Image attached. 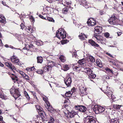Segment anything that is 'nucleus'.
<instances>
[{
    "instance_id": "nucleus-1",
    "label": "nucleus",
    "mask_w": 123,
    "mask_h": 123,
    "mask_svg": "<svg viewBox=\"0 0 123 123\" xmlns=\"http://www.w3.org/2000/svg\"><path fill=\"white\" fill-rule=\"evenodd\" d=\"M78 63L77 64H74L73 67V68L74 71H78L80 70H81L82 72H84V69H85L83 67H82V65L84 66L85 65L86 63L85 60L84 59L80 60L78 61Z\"/></svg>"
},
{
    "instance_id": "nucleus-2",
    "label": "nucleus",
    "mask_w": 123,
    "mask_h": 123,
    "mask_svg": "<svg viewBox=\"0 0 123 123\" xmlns=\"http://www.w3.org/2000/svg\"><path fill=\"white\" fill-rule=\"evenodd\" d=\"M56 35V37L60 39L61 38L64 39L66 37V32L64 29L62 28L60 29L57 31Z\"/></svg>"
},
{
    "instance_id": "nucleus-3",
    "label": "nucleus",
    "mask_w": 123,
    "mask_h": 123,
    "mask_svg": "<svg viewBox=\"0 0 123 123\" xmlns=\"http://www.w3.org/2000/svg\"><path fill=\"white\" fill-rule=\"evenodd\" d=\"M10 92L11 94L13 96L15 99L19 97L20 94L19 92L15 86H13L10 89Z\"/></svg>"
},
{
    "instance_id": "nucleus-4",
    "label": "nucleus",
    "mask_w": 123,
    "mask_h": 123,
    "mask_svg": "<svg viewBox=\"0 0 123 123\" xmlns=\"http://www.w3.org/2000/svg\"><path fill=\"white\" fill-rule=\"evenodd\" d=\"M84 72L86 73L89 79H94L96 76V75L92 73V71L90 68H86L83 71Z\"/></svg>"
},
{
    "instance_id": "nucleus-5",
    "label": "nucleus",
    "mask_w": 123,
    "mask_h": 123,
    "mask_svg": "<svg viewBox=\"0 0 123 123\" xmlns=\"http://www.w3.org/2000/svg\"><path fill=\"white\" fill-rule=\"evenodd\" d=\"M84 120V123H95L94 117L91 116H87Z\"/></svg>"
},
{
    "instance_id": "nucleus-6",
    "label": "nucleus",
    "mask_w": 123,
    "mask_h": 123,
    "mask_svg": "<svg viewBox=\"0 0 123 123\" xmlns=\"http://www.w3.org/2000/svg\"><path fill=\"white\" fill-rule=\"evenodd\" d=\"M117 18L116 17V14L115 13L111 16L110 18L108 20V22L111 24L116 25L117 23Z\"/></svg>"
},
{
    "instance_id": "nucleus-7",
    "label": "nucleus",
    "mask_w": 123,
    "mask_h": 123,
    "mask_svg": "<svg viewBox=\"0 0 123 123\" xmlns=\"http://www.w3.org/2000/svg\"><path fill=\"white\" fill-rule=\"evenodd\" d=\"M75 109L77 110H78L80 112H84L86 111V109L85 106L81 105H77L75 106Z\"/></svg>"
},
{
    "instance_id": "nucleus-8",
    "label": "nucleus",
    "mask_w": 123,
    "mask_h": 123,
    "mask_svg": "<svg viewBox=\"0 0 123 123\" xmlns=\"http://www.w3.org/2000/svg\"><path fill=\"white\" fill-rule=\"evenodd\" d=\"M79 4L80 5H82L86 8H89L90 6L89 4L87 3L86 1L85 0H80Z\"/></svg>"
},
{
    "instance_id": "nucleus-9",
    "label": "nucleus",
    "mask_w": 123,
    "mask_h": 123,
    "mask_svg": "<svg viewBox=\"0 0 123 123\" xmlns=\"http://www.w3.org/2000/svg\"><path fill=\"white\" fill-rule=\"evenodd\" d=\"M11 60L12 62L16 63V64H18L20 66L22 64L19 62V59L17 58L15 56H13L12 57Z\"/></svg>"
},
{
    "instance_id": "nucleus-10",
    "label": "nucleus",
    "mask_w": 123,
    "mask_h": 123,
    "mask_svg": "<svg viewBox=\"0 0 123 123\" xmlns=\"http://www.w3.org/2000/svg\"><path fill=\"white\" fill-rule=\"evenodd\" d=\"M87 23L89 26H92L96 24V22L93 18H91L88 19Z\"/></svg>"
},
{
    "instance_id": "nucleus-11",
    "label": "nucleus",
    "mask_w": 123,
    "mask_h": 123,
    "mask_svg": "<svg viewBox=\"0 0 123 123\" xmlns=\"http://www.w3.org/2000/svg\"><path fill=\"white\" fill-rule=\"evenodd\" d=\"M80 90L81 93V96H83L84 95H86L87 94V92L86 91V88L84 87L83 86H81L80 88Z\"/></svg>"
},
{
    "instance_id": "nucleus-12",
    "label": "nucleus",
    "mask_w": 123,
    "mask_h": 123,
    "mask_svg": "<svg viewBox=\"0 0 123 123\" xmlns=\"http://www.w3.org/2000/svg\"><path fill=\"white\" fill-rule=\"evenodd\" d=\"M5 64L7 67L12 69L14 73H15V71L13 70H15L16 68L11 63L5 62Z\"/></svg>"
},
{
    "instance_id": "nucleus-13",
    "label": "nucleus",
    "mask_w": 123,
    "mask_h": 123,
    "mask_svg": "<svg viewBox=\"0 0 123 123\" xmlns=\"http://www.w3.org/2000/svg\"><path fill=\"white\" fill-rule=\"evenodd\" d=\"M64 81L67 87H69L71 86V84L72 82L71 78L69 77L66 78L64 80Z\"/></svg>"
},
{
    "instance_id": "nucleus-14",
    "label": "nucleus",
    "mask_w": 123,
    "mask_h": 123,
    "mask_svg": "<svg viewBox=\"0 0 123 123\" xmlns=\"http://www.w3.org/2000/svg\"><path fill=\"white\" fill-rule=\"evenodd\" d=\"M95 33L98 34L101 33L102 31V28L99 26H97L95 27Z\"/></svg>"
},
{
    "instance_id": "nucleus-15",
    "label": "nucleus",
    "mask_w": 123,
    "mask_h": 123,
    "mask_svg": "<svg viewBox=\"0 0 123 123\" xmlns=\"http://www.w3.org/2000/svg\"><path fill=\"white\" fill-rule=\"evenodd\" d=\"M106 73L110 75V77H111L114 74L112 71L108 68H106L105 69Z\"/></svg>"
},
{
    "instance_id": "nucleus-16",
    "label": "nucleus",
    "mask_w": 123,
    "mask_h": 123,
    "mask_svg": "<svg viewBox=\"0 0 123 123\" xmlns=\"http://www.w3.org/2000/svg\"><path fill=\"white\" fill-rule=\"evenodd\" d=\"M88 43H90L92 46L94 47H99V45L97 44L96 43L95 41L92 40H89L88 41Z\"/></svg>"
},
{
    "instance_id": "nucleus-17",
    "label": "nucleus",
    "mask_w": 123,
    "mask_h": 123,
    "mask_svg": "<svg viewBox=\"0 0 123 123\" xmlns=\"http://www.w3.org/2000/svg\"><path fill=\"white\" fill-rule=\"evenodd\" d=\"M46 105L47 106H46V107L49 111L51 112L54 111V108L50 105L49 103L47 102Z\"/></svg>"
},
{
    "instance_id": "nucleus-18",
    "label": "nucleus",
    "mask_w": 123,
    "mask_h": 123,
    "mask_svg": "<svg viewBox=\"0 0 123 123\" xmlns=\"http://www.w3.org/2000/svg\"><path fill=\"white\" fill-rule=\"evenodd\" d=\"M99 106H100L98 105H95L93 108V110L96 114L99 113Z\"/></svg>"
},
{
    "instance_id": "nucleus-19",
    "label": "nucleus",
    "mask_w": 123,
    "mask_h": 123,
    "mask_svg": "<svg viewBox=\"0 0 123 123\" xmlns=\"http://www.w3.org/2000/svg\"><path fill=\"white\" fill-rule=\"evenodd\" d=\"M0 22L3 23H5L6 22V19L3 15H0Z\"/></svg>"
},
{
    "instance_id": "nucleus-20",
    "label": "nucleus",
    "mask_w": 123,
    "mask_h": 123,
    "mask_svg": "<svg viewBox=\"0 0 123 123\" xmlns=\"http://www.w3.org/2000/svg\"><path fill=\"white\" fill-rule=\"evenodd\" d=\"M97 40L98 41L100 42L103 44H105L106 43V41L105 39L103 37L99 38H97Z\"/></svg>"
},
{
    "instance_id": "nucleus-21",
    "label": "nucleus",
    "mask_w": 123,
    "mask_h": 123,
    "mask_svg": "<svg viewBox=\"0 0 123 123\" xmlns=\"http://www.w3.org/2000/svg\"><path fill=\"white\" fill-rule=\"evenodd\" d=\"M96 63L100 67L102 68L103 66L102 63L99 59H98L96 60Z\"/></svg>"
},
{
    "instance_id": "nucleus-22",
    "label": "nucleus",
    "mask_w": 123,
    "mask_h": 123,
    "mask_svg": "<svg viewBox=\"0 0 123 123\" xmlns=\"http://www.w3.org/2000/svg\"><path fill=\"white\" fill-rule=\"evenodd\" d=\"M33 46V45L32 44L29 45L28 44L27 45L25 46L23 48V49H26L27 50H31V48H32V47Z\"/></svg>"
},
{
    "instance_id": "nucleus-23",
    "label": "nucleus",
    "mask_w": 123,
    "mask_h": 123,
    "mask_svg": "<svg viewBox=\"0 0 123 123\" xmlns=\"http://www.w3.org/2000/svg\"><path fill=\"white\" fill-rule=\"evenodd\" d=\"M47 65L49 67V68H50L51 69V68L55 65V63L49 62H48Z\"/></svg>"
},
{
    "instance_id": "nucleus-24",
    "label": "nucleus",
    "mask_w": 123,
    "mask_h": 123,
    "mask_svg": "<svg viewBox=\"0 0 123 123\" xmlns=\"http://www.w3.org/2000/svg\"><path fill=\"white\" fill-rule=\"evenodd\" d=\"M104 92L106 94L107 96L110 98V96H111L112 94V92L111 91H108L107 90H106Z\"/></svg>"
},
{
    "instance_id": "nucleus-25",
    "label": "nucleus",
    "mask_w": 123,
    "mask_h": 123,
    "mask_svg": "<svg viewBox=\"0 0 123 123\" xmlns=\"http://www.w3.org/2000/svg\"><path fill=\"white\" fill-rule=\"evenodd\" d=\"M79 38L82 40H84L85 39V37L86 38H87V36L86 35L84 34H82L81 33V35L79 36Z\"/></svg>"
},
{
    "instance_id": "nucleus-26",
    "label": "nucleus",
    "mask_w": 123,
    "mask_h": 123,
    "mask_svg": "<svg viewBox=\"0 0 123 123\" xmlns=\"http://www.w3.org/2000/svg\"><path fill=\"white\" fill-rule=\"evenodd\" d=\"M11 77L14 82L18 80L17 77L14 74H12L11 76Z\"/></svg>"
},
{
    "instance_id": "nucleus-27",
    "label": "nucleus",
    "mask_w": 123,
    "mask_h": 123,
    "mask_svg": "<svg viewBox=\"0 0 123 123\" xmlns=\"http://www.w3.org/2000/svg\"><path fill=\"white\" fill-rule=\"evenodd\" d=\"M37 63H41L43 61V58L41 56L37 57Z\"/></svg>"
},
{
    "instance_id": "nucleus-28",
    "label": "nucleus",
    "mask_w": 123,
    "mask_h": 123,
    "mask_svg": "<svg viewBox=\"0 0 123 123\" xmlns=\"http://www.w3.org/2000/svg\"><path fill=\"white\" fill-rule=\"evenodd\" d=\"M43 71L44 72H46L51 70L50 68H49V67L47 65H45L43 67Z\"/></svg>"
},
{
    "instance_id": "nucleus-29",
    "label": "nucleus",
    "mask_w": 123,
    "mask_h": 123,
    "mask_svg": "<svg viewBox=\"0 0 123 123\" xmlns=\"http://www.w3.org/2000/svg\"><path fill=\"white\" fill-rule=\"evenodd\" d=\"M110 123H119V122L117 118H114L111 120Z\"/></svg>"
},
{
    "instance_id": "nucleus-30",
    "label": "nucleus",
    "mask_w": 123,
    "mask_h": 123,
    "mask_svg": "<svg viewBox=\"0 0 123 123\" xmlns=\"http://www.w3.org/2000/svg\"><path fill=\"white\" fill-rule=\"evenodd\" d=\"M88 57V61H90L92 62H95V59L92 56L89 55Z\"/></svg>"
},
{
    "instance_id": "nucleus-31",
    "label": "nucleus",
    "mask_w": 123,
    "mask_h": 123,
    "mask_svg": "<svg viewBox=\"0 0 123 123\" xmlns=\"http://www.w3.org/2000/svg\"><path fill=\"white\" fill-rule=\"evenodd\" d=\"M69 113L68 114L69 116L71 117H72L75 115L76 114V112H75L74 111H72L71 112H69Z\"/></svg>"
},
{
    "instance_id": "nucleus-32",
    "label": "nucleus",
    "mask_w": 123,
    "mask_h": 123,
    "mask_svg": "<svg viewBox=\"0 0 123 123\" xmlns=\"http://www.w3.org/2000/svg\"><path fill=\"white\" fill-rule=\"evenodd\" d=\"M59 59L62 62H64L66 60V58L63 55H61L59 57Z\"/></svg>"
},
{
    "instance_id": "nucleus-33",
    "label": "nucleus",
    "mask_w": 123,
    "mask_h": 123,
    "mask_svg": "<svg viewBox=\"0 0 123 123\" xmlns=\"http://www.w3.org/2000/svg\"><path fill=\"white\" fill-rule=\"evenodd\" d=\"M105 109L104 108L100 106H99V113H102L105 111Z\"/></svg>"
},
{
    "instance_id": "nucleus-34",
    "label": "nucleus",
    "mask_w": 123,
    "mask_h": 123,
    "mask_svg": "<svg viewBox=\"0 0 123 123\" xmlns=\"http://www.w3.org/2000/svg\"><path fill=\"white\" fill-rule=\"evenodd\" d=\"M121 105H114L113 106L114 108L115 109L119 110L120 109V107L122 106Z\"/></svg>"
},
{
    "instance_id": "nucleus-35",
    "label": "nucleus",
    "mask_w": 123,
    "mask_h": 123,
    "mask_svg": "<svg viewBox=\"0 0 123 123\" xmlns=\"http://www.w3.org/2000/svg\"><path fill=\"white\" fill-rule=\"evenodd\" d=\"M68 11V8H64L62 10V13L64 14H67V13Z\"/></svg>"
},
{
    "instance_id": "nucleus-36",
    "label": "nucleus",
    "mask_w": 123,
    "mask_h": 123,
    "mask_svg": "<svg viewBox=\"0 0 123 123\" xmlns=\"http://www.w3.org/2000/svg\"><path fill=\"white\" fill-rule=\"evenodd\" d=\"M29 33H32L33 32V30L32 28L30 26L28 27V29L26 30Z\"/></svg>"
},
{
    "instance_id": "nucleus-37",
    "label": "nucleus",
    "mask_w": 123,
    "mask_h": 123,
    "mask_svg": "<svg viewBox=\"0 0 123 123\" xmlns=\"http://www.w3.org/2000/svg\"><path fill=\"white\" fill-rule=\"evenodd\" d=\"M34 67H28L26 68L25 70L27 71H32L33 70H34Z\"/></svg>"
},
{
    "instance_id": "nucleus-38",
    "label": "nucleus",
    "mask_w": 123,
    "mask_h": 123,
    "mask_svg": "<svg viewBox=\"0 0 123 123\" xmlns=\"http://www.w3.org/2000/svg\"><path fill=\"white\" fill-rule=\"evenodd\" d=\"M37 111L41 112L42 111L43 109L39 105H37L36 106Z\"/></svg>"
},
{
    "instance_id": "nucleus-39",
    "label": "nucleus",
    "mask_w": 123,
    "mask_h": 123,
    "mask_svg": "<svg viewBox=\"0 0 123 123\" xmlns=\"http://www.w3.org/2000/svg\"><path fill=\"white\" fill-rule=\"evenodd\" d=\"M72 94L71 91H69L66 92L65 94V96L67 97H70L71 96Z\"/></svg>"
},
{
    "instance_id": "nucleus-40",
    "label": "nucleus",
    "mask_w": 123,
    "mask_h": 123,
    "mask_svg": "<svg viewBox=\"0 0 123 123\" xmlns=\"http://www.w3.org/2000/svg\"><path fill=\"white\" fill-rule=\"evenodd\" d=\"M70 65H66L63 66V68H64V70L65 71H67L69 69Z\"/></svg>"
},
{
    "instance_id": "nucleus-41",
    "label": "nucleus",
    "mask_w": 123,
    "mask_h": 123,
    "mask_svg": "<svg viewBox=\"0 0 123 123\" xmlns=\"http://www.w3.org/2000/svg\"><path fill=\"white\" fill-rule=\"evenodd\" d=\"M0 98L3 99H4L5 98V96L1 90H0Z\"/></svg>"
},
{
    "instance_id": "nucleus-42",
    "label": "nucleus",
    "mask_w": 123,
    "mask_h": 123,
    "mask_svg": "<svg viewBox=\"0 0 123 123\" xmlns=\"http://www.w3.org/2000/svg\"><path fill=\"white\" fill-rule=\"evenodd\" d=\"M36 44L38 46H41L43 45V42L40 40L36 42Z\"/></svg>"
},
{
    "instance_id": "nucleus-43",
    "label": "nucleus",
    "mask_w": 123,
    "mask_h": 123,
    "mask_svg": "<svg viewBox=\"0 0 123 123\" xmlns=\"http://www.w3.org/2000/svg\"><path fill=\"white\" fill-rule=\"evenodd\" d=\"M46 19H47L49 21H51L53 22H54V20L53 19V18H52L50 17H47V18H46Z\"/></svg>"
},
{
    "instance_id": "nucleus-44",
    "label": "nucleus",
    "mask_w": 123,
    "mask_h": 123,
    "mask_svg": "<svg viewBox=\"0 0 123 123\" xmlns=\"http://www.w3.org/2000/svg\"><path fill=\"white\" fill-rule=\"evenodd\" d=\"M24 94L27 98L28 99H29L30 97L27 92L25 91H24Z\"/></svg>"
},
{
    "instance_id": "nucleus-45",
    "label": "nucleus",
    "mask_w": 123,
    "mask_h": 123,
    "mask_svg": "<svg viewBox=\"0 0 123 123\" xmlns=\"http://www.w3.org/2000/svg\"><path fill=\"white\" fill-rule=\"evenodd\" d=\"M18 71L22 76L23 77L24 76V75H25V74L23 71H20L19 70H18Z\"/></svg>"
},
{
    "instance_id": "nucleus-46",
    "label": "nucleus",
    "mask_w": 123,
    "mask_h": 123,
    "mask_svg": "<svg viewBox=\"0 0 123 123\" xmlns=\"http://www.w3.org/2000/svg\"><path fill=\"white\" fill-rule=\"evenodd\" d=\"M43 72V71L42 70H37L36 72L38 74H42Z\"/></svg>"
},
{
    "instance_id": "nucleus-47",
    "label": "nucleus",
    "mask_w": 123,
    "mask_h": 123,
    "mask_svg": "<svg viewBox=\"0 0 123 123\" xmlns=\"http://www.w3.org/2000/svg\"><path fill=\"white\" fill-rule=\"evenodd\" d=\"M112 116H113L115 118H117L118 116V114L117 113L114 112L112 114Z\"/></svg>"
},
{
    "instance_id": "nucleus-48",
    "label": "nucleus",
    "mask_w": 123,
    "mask_h": 123,
    "mask_svg": "<svg viewBox=\"0 0 123 123\" xmlns=\"http://www.w3.org/2000/svg\"><path fill=\"white\" fill-rule=\"evenodd\" d=\"M110 78V77L106 75L103 76V79L104 80L109 79Z\"/></svg>"
},
{
    "instance_id": "nucleus-49",
    "label": "nucleus",
    "mask_w": 123,
    "mask_h": 123,
    "mask_svg": "<svg viewBox=\"0 0 123 123\" xmlns=\"http://www.w3.org/2000/svg\"><path fill=\"white\" fill-rule=\"evenodd\" d=\"M24 78H25L27 80H29L30 79L28 76L25 74V75H24V76L23 77Z\"/></svg>"
},
{
    "instance_id": "nucleus-50",
    "label": "nucleus",
    "mask_w": 123,
    "mask_h": 123,
    "mask_svg": "<svg viewBox=\"0 0 123 123\" xmlns=\"http://www.w3.org/2000/svg\"><path fill=\"white\" fill-rule=\"evenodd\" d=\"M66 4L67 5V6L69 7L70 8H72L71 6V2H66Z\"/></svg>"
},
{
    "instance_id": "nucleus-51",
    "label": "nucleus",
    "mask_w": 123,
    "mask_h": 123,
    "mask_svg": "<svg viewBox=\"0 0 123 123\" xmlns=\"http://www.w3.org/2000/svg\"><path fill=\"white\" fill-rule=\"evenodd\" d=\"M48 98H43V100L45 101L46 103V105H47V103H49V101L47 100Z\"/></svg>"
},
{
    "instance_id": "nucleus-52",
    "label": "nucleus",
    "mask_w": 123,
    "mask_h": 123,
    "mask_svg": "<svg viewBox=\"0 0 123 123\" xmlns=\"http://www.w3.org/2000/svg\"><path fill=\"white\" fill-rule=\"evenodd\" d=\"M20 26L21 27V28L22 30L25 28V26L24 25V24L23 23H22L20 25Z\"/></svg>"
},
{
    "instance_id": "nucleus-53",
    "label": "nucleus",
    "mask_w": 123,
    "mask_h": 123,
    "mask_svg": "<svg viewBox=\"0 0 123 123\" xmlns=\"http://www.w3.org/2000/svg\"><path fill=\"white\" fill-rule=\"evenodd\" d=\"M99 13L100 15H102L103 14H104L105 13V12H104L103 10H101L99 12Z\"/></svg>"
},
{
    "instance_id": "nucleus-54",
    "label": "nucleus",
    "mask_w": 123,
    "mask_h": 123,
    "mask_svg": "<svg viewBox=\"0 0 123 123\" xmlns=\"http://www.w3.org/2000/svg\"><path fill=\"white\" fill-rule=\"evenodd\" d=\"M50 120L49 121L54 123V121L55 120V119L54 118L52 117H50Z\"/></svg>"
},
{
    "instance_id": "nucleus-55",
    "label": "nucleus",
    "mask_w": 123,
    "mask_h": 123,
    "mask_svg": "<svg viewBox=\"0 0 123 123\" xmlns=\"http://www.w3.org/2000/svg\"><path fill=\"white\" fill-rule=\"evenodd\" d=\"M115 98H116L115 96L114 95L112 94L111 96H110V98H111L112 100H113Z\"/></svg>"
},
{
    "instance_id": "nucleus-56",
    "label": "nucleus",
    "mask_w": 123,
    "mask_h": 123,
    "mask_svg": "<svg viewBox=\"0 0 123 123\" xmlns=\"http://www.w3.org/2000/svg\"><path fill=\"white\" fill-rule=\"evenodd\" d=\"M67 40H64L61 42L62 44V45H63L67 43Z\"/></svg>"
},
{
    "instance_id": "nucleus-57",
    "label": "nucleus",
    "mask_w": 123,
    "mask_h": 123,
    "mask_svg": "<svg viewBox=\"0 0 123 123\" xmlns=\"http://www.w3.org/2000/svg\"><path fill=\"white\" fill-rule=\"evenodd\" d=\"M39 17H40L41 18L44 19L46 20V18L44 17L43 16L41 15H39Z\"/></svg>"
},
{
    "instance_id": "nucleus-58",
    "label": "nucleus",
    "mask_w": 123,
    "mask_h": 123,
    "mask_svg": "<svg viewBox=\"0 0 123 123\" xmlns=\"http://www.w3.org/2000/svg\"><path fill=\"white\" fill-rule=\"evenodd\" d=\"M105 36L107 38L109 36V34L108 32H106L105 34Z\"/></svg>"
},
{
    "instance_id": "nucleus-59",
    "label": "nucleus",
    "mask_w": 123,
    "mask_h": 123,
    "mask_svg": "<svg viewBox=\"0 0 123 123\" xmlns=\"http://www.w3.org/2000/svg\"><path fill=\"white\" fill-rule=\"evenodd\" d=\"M14 36L16 37H19V35L17 34V33H13L12 34Z\"/></svg>"
},
{
    "instance_id": "nucleus-60",
    "label": "nucleus",
    "mask_w": 123,
    "mask_h": 123,
    "mask_svg": "<svg viewBox=\"0 0 123 123\" xmlns=\"http://www.w3.org/2000/svg\"><path fill=\"white\" fill-rule=\"evenodd\" d=\"M73 57H76L77 56V53L76 52H74L73 54Z\"/></svg>"
},
{
    "instance_id": "nucleus-61",
    "label": "nucleus",
    "mask_w": 123,
    "mask_h": 123,
    "mask_svg": "<svg viewBox=\"0 0 123 123\" xmlns=\"http://www.w3.org/2000/svg\"><path fill=\"white\" fill-rule=\"evenodd\" d=\"M75 90V89L74 88H73L71 89V91H71V92L73 94Z\"/></svg>"
},
{
    "instance_id": "nucleus-62",
    "label": "nucleus",
    "mask_w": 123,
    "mask_h": 123,
    "mask_svg": "<svg viewBox=\"0 0 123 123\" xmlns=\"http://www.w3.org/2000/svg\"><path fill=\"white\" fill-rule=\"evenodd\" d=\"M94 37H95L97 39V38L98 39L99 38V37H98V36L97 35H94Z\"/></svg>"
},
{
    "instance_id": "nucleus-63",
    "label": "nucleus",
    "mask_w": 123,
    "mask_h": 123,
    "mask_svg": "<svg viewBox=\"0 0 123 123\" xmlns=\"http://www.w3.org/2000/svg\"><path fill=\"white\" fill-rule=\"evenodd\" d=\"M106 54L107 55H108L109 56L111 57H113V56L112 55H111V54L107 52L106 53Z\"/></svg>"
},
{
    "instance_id": "nucleus-64",
    "label": "nucleus",
    "mask_w": 123,
    "mask_h": 123,
    "mask_svg": "<svg viewBox=\"0 0 123 123\" xmlns=\"http://www.w3.org/2000/svg\"><path fill=\"white\" fill-rule=\"evenodd\" d=\"M68 101H69V100L68 99H66V100H65L64 103V104H65L67 103L68 102Z\"/></svg>"
}]
</instances>
